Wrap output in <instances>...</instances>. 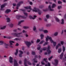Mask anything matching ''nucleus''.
Segmentation results:
<instances>
[{
    "instance_id": "obj_13",
    "label": "nucleus",
    "mask_w": 66,
    "mask_h": 66,
    "mask_svg": "<svg viewBox=\"0 0 66 66\" xmlns=\"http://www.w3.org/2000/svg\"><path fill=\"white\" fill-rule=\"evenodd\" d=\"M19 52L20 53L19 54L20 57H22V54L23 53V52L21 51H19Z\"/></svg>"
},
{
    "instance_id": "obj_33",
    "label": "nucleus",
    "mask_w": 66,
    "mask_h": 66,
    "mask_svg": "<svg viewBox=\"0 0 66 66\" xmlns=\"http://www.w3.org/2000/svg\"><path fill=\"white\" fill-rule=\"evenodd\" d=\"M36 60V58H35L33 60L34 61V62L35 63H37L38 61L36 60Z\"/></svg>"
},
{
    "instance_id": "obj_16",
    "label": "nucleus",
    "mask_w": 66,
    "mask_h": 66,
    "mask_svg": "<svg viewBox=\"0 0 66 66\" xmlns=\"http://www.w3.org/2000/svg\"><path fill=\"white\" fill-rule=\"evenodd\" d=\"M10 12H11V10L10 9H7L5 12L6 13H7V14H9V13H10Z\"/></svg>"
},
{
    "instance_id": "obj_59",
    "label": "nucleus",
    "mask_w": 66,
    "mask_h": 66,
    "mask_svg": "<svg viewBox=\"0 0 66 66\" xmlns=\"http://www.w3.org/2000/svg\"><path fill=\"white\" fill-rule=\"evenodd\" d=\"M13 5L14 6H16V4L13 3Z\"/></svg>"
},
{
    "instance_id": "obj_4",
    "label": "nucleus",
    "mask_w": 66,
    "mask_h": 66,
    "mask_svg": "<svg viewBox=\"0 0 66 66\" xmlns=\"http://www.w3.org/2000/svg\"><path fill=\"white\" fill-rule=\"evenodd\" d=\"M16 18L18 19H20V18H26L27 17L24 16H21V15H18L16 16Z\"/></svg>"
},
{
    "instance_id": "obj_9",
    "label": "nucleus",
    "mask_w": 66,
    "mask_h": 66,
    "mask_svg": "<svg viewBox=\"0 0 66 66\" xmlns=\"http://www.w3.org/2000/svg\"><path fill=\"white\" fill-rule=\"evenodd\" d=\"M47 52L48 53V54H49L50 53H51V51L50 50V46H48V47L47 48Z\"/></svg>"
},
{
    "instance_id": "obj_8",
    "label": "nucleus",
    "mask_w": 66,
    "mask_h": 66,
    "mask_svg": "<svg viewBox=\"0 0 66 66\" xmlns=\"http://www.w3.org/2000/svg\"><path fill=\"white\" fill-rule=\"evenodd\" d=\"M14 66H18V64L17 63V62L16 60H14Z\"/></svg>"
},
{
    "instance_id": "obj_10",
    "label": "nucleus",
    "mask_w": 66,
    "mask_h": 66,
    "mask_svg": "<svg viewBox=\"0 0 66 66\" xmlns=\"http://www.w3.org/2000/svg\"><path fill=\"white\" fill-rule=\"evenodd\" d=\"M15 42L14 41H9V43H10V46L11 48H13V46H12L11 45H13V43H14Z\"/></svg>"
},
{
    "instance_id": "obj_57",
    "label": "nucleus",
    "mask_w": 66,
    "mask_h": 66,
    "mask_svg": "<svg viewBox=\"0 0 66 66\" xmlns=\"http://www.w3.org/2000/svg\"><path fill=\"white\" fill-rule=\"evenodd\" d=\"M43 11L44 12H46V11H48V9H46L43 10Z\"/></svg>"
},
{
    "instance_id": "obj_17",
    "label": "nucleus",
    "mask_w": 66,
    "mask_h": 66,
    "mask_svg": "<svg viewBox=\"0 0 66 66\" xmlns=\"http://www.w3.org/2000/svg\"><path fill=\"white\" fill-rule=\"evenodd\" d=\"M27 59L25 58L24 60V64L25 66H28L27 65Z\"/></svg>"
},
{
    "instance_id": "obj_7",
    "label": "nucleus",
    "mask_w": 66,
    "mask_h": 66,
    "mask_svg": "<svg viewBox=\"0 0 66 66\" xmlns=\"http://www.w3.org/2000/svg\"><path fill=\"white\" fill-rule=\"evenodd\" d=\"M7 4L6 3H5L4 4L1 5V10L3 11L4 10L3 9V8L5 6V5H6Z\"/></svg>"
},
{
    "instance_id": "obj_31",
    "label": "nucleus",
    "mask_w": 66,
    "mask_h": 66,
    "mask_svg": "<svg viewBox=\"0 0 66 66\" xmlns=\"http://www.w3.org/2000/svg\"><path fill=\"white\" fill-rule=\"evenodd\" d=\"M62 51V49L61 48H59L58 49V52L60 53Z\"/></svg>"
},
{
    "instance_id": "obj_20",
    "label": "nucleus",
    "mask_w": 66,
    "mask_h": 66,
    "mask_svg": "<svg viewBox=\"0 0 66 66\" xmlns=\"http://www.w3.org/2000/svg\"><path fill=\"white\" fill-rule=\"evenodd\" d=\"M40 36L41 37V39H43L44 38V35L43 34H41L40 35Z\"/></svg>"
},
{
    "instance_id": "obj_60",
    "label": "nucleus",
    "mask_w": 66,
    "mask_h": 66,
    "mask_svg": "<svg viewBox=\"0 0 66 66\" xmlns=\"http://www.w3.org/2000/svg\"><path fill=\"white\" fill-rule=\"evenodd\" d=\"M42 50L40 51V52H39V53H42V51H43V50H42V48H41Z\"/></svg>"
},
{
    "instance_id": "obj_54",
    "label": "nucleus",
    "mask_w": 66,
    "mask_h": 66,
    "mask_svg": "<svg viewBox=\"0 0 66 66\" xmlns=\"http://www.w3.org/2000/svg\"><path fill=\"white\" fill-rule=\"evenodd\" d=\"M20 11H22L23 12H25V10L24 9H20Z\"/></svg>"
},
{
    "instance_id": "obj_48",
    "label": "nucleus",
    "mask_w": 66,
    "mask_h": 66,
    "mask_svg": "<svg viewBox=\"0 0 66 66\" xmlns=\"http://www.w3.org/2000/svg\"><path fill=\"white\" fill-rule=\"evenodd\" d=\"M41 63L43 65H45V63L44 62V61H42L41 62Z\"/></svg>"
},
{
    "instance_id": "obj_39",
    "label": "nucleus",
    "mask_w": 66,
    "mask_h": 66,
    "mask_svg": "<svg viewBox=\"0 0 66 66\" xmlns=\"http://www.w3.org/2000/svg\"><path fill=\"white\" fill-rule=\"evenodd\" d=\"M53 57V56H51L50 57L48 58V60L49 61H51V60L52 59V58Z\"/></svg>"
},
{
    "instance_id": "obj_52",
    "label": "nucleus",
    "mask_w": 66,
    "mask_h": 66,
    "mask_svg": "<svg viewBox=\"0 0 66 66\" xmlns=\"http://www.w3.org/2000/svg\"><path fill=\"white\" fill-rule=\"evenodd\" d=\"M58 4H62V2L61 1H58Z\"/></svg>"
},
{
    "instance_id": "obj_38",
    "label": "nucleus",
    "mask_w": 66,
    "mask_h": 66,
    "mask_svg": "<svg viewBox=\"0 0 66 66\" xmlns=\"http://www.w3.org/2000/svg\"><path fill=\"white\" fill-rule=\"evenodd\" d=\"M47 47H44V48L42 49V50H43V51H45V50H46L47 49Z\"/></svg>"
},
{
    "instance_id": "obj_21",
    "label": "nucleus",
    "mask_w": 66,
    "mask_h": 66,
    "mask_svg": "<svg viewBox=\"0 0 66 66\" xmlns=\"http://www.w3.org/2000/svg\"><path fill=\"white\" fill-rule=\"evenodd\" d=\"M18 49H17L16 50V52L15 53V55H17V54H18Z\"/></svg>"
},
{
    "instance_id": "obj_53",
    "label": "nucleus",
    "mask_w": 66,
    "mask_h": 66,
    "mask_svg": "<svg viewBox=\"0 0 66 66\" xmlns=\"http://www.w3.org/2000/svg\"><path fill=\"white\" fill-rule=\"evenodd\" d=\"M46 17L47 19H48L49 18V15H46Z\"/></svg>"
},
{
    "instance_id": "obj_64",
    "label": "nucleus",
    "mask_w": 66,
    "mask_h": 66,
    "mask_svg": "<svg viewBox=\"0 0 66 66\" xmlns=\"http://www.w3.org/2000/svg\"><path fill=\"white\" fill-rule=\"evenodd\" d=\"M59 46L58 45H57L56 46V49H57V48H59Z\"/></svg>"
},
{
    "instance_id": "obj_47",
    "label": "nucleus",
    "mask_w": 66,
    "mask_h": 66,
    "mask_svg": "<svg viewBox=\"0 0 66 66\" xmlns=\"http://www.w3.org/2000/svg\"><path fill=\"white\" fill-rule=\"evenodd\" d=\"M44 42V41L42 40L41 42H40L39 43V44H43Z\"/></svg>"
},
{
    "instance_id": "obj_22",
    "label": "nucleus",
    "mask_w": 66,
    "mask_h": 66,
    "mask_svg": "<svg viewBox=\"0 0 66 66\" xmlns=\"http://www.w3.org/2000/svg\"><path fill=\"white\" fill-rule=\"evenodd\" d=\"M6 28V26H4L2 27H1V30H4Z\"/></svg>"
},
{
    "instance_id": "obj_19",
    "label": "nucleus",
    "mask_w": 66,
    "mask_h": 66,
    "mask_svg": "<svg viewBox=\"0 0 66 66\" xmlns=\"http://www.w3.org/2000/svg\"><path fill=\"white\" fill-rule=\"evenodd\" d=\"M48 9L50 10V11H53V10L52 9H51V6L50 5L48 6Z\"/></svg>"
},
{
    "instance_id": "obj_40",
    "label": "nucleus",
    "mask_w": 66,
    "mask_h": 66,
    "mask_svg": "<svg viewBox=\"0 0 66 66\" xmlns=\"http://www.w3.org/2000/svg\"><path fill=\"white\" fill-rule=\"evenodd\" d=\"M31 54L32 55H35V52H32V53H31Z\"/></svg>"
},
{
    "instance_id": "obj_58",
    "label": "nucleus",
    "mask_w": 66,
    "mask_h": 66,
    "mask_svg": "<svg viewBox=\"0 0 66 66\" xmlns=\"http://www.w3.org/2000/svg\"><path fill=\"white\" fill-rule=\"evenodd\" d=\"M61 45H63L64 44V42L63 41H61Z\"/></svg>"
},
{
    "instance_id": "obj_63",
    "label": "nucleus",
    "mask_w": 66,
    "mask_h": 66,
    "mask_svg": "<svg viewBox=\"0 0 66 66\" xmlns=\"http://www.w3.org/2000/svg\"><path fill=\"white\" fill-rule=\"evenodd\" d=\"M39 30L40 31H43V29H39Z\"/></svg>"
},
{
    "instance_id": "obj_61",
    "label": "nucleus",
    "mask_w": 66,
    "mask_h": 66,
    "mask_svg": "<svg viewBox=\"0 0 66 66\" xmlns=\"http://www.w3.org/2000/svg\"><path fill=\"white\" fill-rule=\"evenodd\" d=\"M19 63L20 64H21V61L20 60L19 61Z\"/></svg>"
},
{
    "instance_id": "obj_5",
    "label": "nucleus",
    "mask_w": 66,
    "mask_h": 66,
    "mask_svg": "<svg viewBox=\"0 0 66 66\" xmlns=\"http://www.w3.org/2000/svg\"><path fill=\"white\" fill-rule=\"evenodd\" d=\"M26 44L27 47L29 48L30 47V46L31 44V43L30 42H25Z\"/></svg>"
},
{
    "instance_id": "obj_41",
    "label": "nucleus",
    "mask_w": 66,
    "mask_h": 66,
    "mask_svg": "<svg viewBox=\"0 0 66 66\" xmlns=\"http://www.w3.org/2000/svg\"><path fill=\"white\" fill-rule=\"evenodd\" d=\"M44 32L45 33H48V30H44Z\"/></svg>"
},
{
    "instance_id": "obj_27",
    "label": "nucleus",
    "mask_w": 66,
    "mask_h": 66,
    "mask_svg": "<svg viewBox=\"0 0 66 66\" xmlns=\"http://www.w3.org/2000/svg\"><path fill=\"white\" fill-rule=\"evenodd\" d=\"M23 29H29V27L28 26H24L23 27Z\"/></svg>"
},
{
    "instance_id": "obj_3",
    "label": "nucleus",
    "mask_w": 66,
    "mask_h": 66,
    "mask_svg": "<svg viewBox=\"0 0 66 66\" xmlns=\"http://www.w3.org/2000/svg\"><path fill=\"white\" fill-rule=\"evenodd\" d=\"M22 33V32H21L18 34H17L16 33H12L11 34L13 35L14 36H15V37H19L20 36V35H20V34H21Z\"/></svg>"
},
{
    "instance_id": "obj_32",
    "label": "nucleus",
    "mask_w": 66,
    "mask_h": 66,
    "mask_svg": "<svg viewBox=\"0 0 66 66\" xmlns=\"http://www.w3.org/2000/svg\"><path fill=\"white\" fill-rule=\"evenodd\" d=\"M56 21H57V22H59L60 21V20L58 19V18H55Z\"/></svg>"
},
{
    "instance_id": "obj_30",
    "label": "nucleus",
    "mask_w": 66,
    "mask_h": 66,
    "mask_svg": "<svg viewBox=\"0 0 66 66\" xmlns=\"http://www.w3.org/2000/svg\"><path fill=\"white\" fill-rule=\"evenodd\" d=\"M3 41L1 40L0 41V45H3Z\"/></svg>"
},
{
    "instance_id": "obj_14",
    "label": "nucleus",
    "mask_w": 66,
    "mask_h": 66,
    "mask_svg": "<svg viewBox=\"0 0 66 66\" xmlns=\"http://www.w3.org/2000/svg\"><path fill=\"white\" fill-rule=\"evenodd\" d=\"M24 8L25 9H26L27 10H28V9H29V10H32L31 6H29L28 7H24Z\"/></svg>"
},
{
    "instance_id": "obj_18",
    "label": "nucleus",
    "mask_w": 66,
    "mask_h": 66,
    "mask_svg": "<svg viewBox=\"0 0 66 66\" xmlns=\"http://www.w3.org/2000/svg\"><path fill=\"white\" fill-rule=\"evenodd\" d=\"M63 55H64V53H62L60 55V59H62V57H63Z\"/></svg>"
},
{
    "instance_id": "obj_1",
    "label": "nucleus",
    "mask_w": 66,
    "mask_h": 66,
    "mask_svg": "<svg viewBox=\"0 0 66 66\" xmlns=\"http://www.w3.org/2000/svg\"><path fill=\"white\" fill-rule=\"evenodd\" d=\"M34 9L32 10L33 12H38V14L39 15L41 14V11L39 10V9L36 8L35 7H34Z\"/></svg>"
},
{
    "instance_id": "obj_42",
    "label": "nucleus",
    "mask_w": 66,
    "mask_h": 66,
    "mask_svg": "<svg viewBox=\"0 0 66 66\" xmlns=\"http://www.w3.org/2000/svg\"><path fill=\"white\" fill-rule=\"evenodd\" d=\"M61 8H62V6H58V9L59 10H60V9H61Z\"/></svg>"
},
{
    "instance_id": "obj_15",
    "label": "nucleus",
    "mask_w": 66,
    "mask_h": 66,
    "mask_svg": "<svg viewBox=\"0 0 66 66\" xmlns=\"http://www.w3.org/2000/svg\"><path fill=\"white\" fill-rule=\"evenodd\" d=\"M37 17L36 16V15H34V17H32V16L31 15H30L29 16V17L30 19H32H32H35V18H36Z\"/></svg>"
},
{
    "instance_id": "obj_55",
    "label": "nucleus",
    "mask_w": 66,
    "mask_h": 66,
    "mask_svg": "<svg viewBox=\"0 0 66 66\" xmlns=\"http://www.w3.org/2000/svg\"><path fill=\"white\" fill-rule=\"evenodd\" d=\"M28 63V65H32V64L30 63L28 61L27 62Z\"/></svg>"
},
{
    "instance_id": "obj_51",
    "label": "nucleus",
    "mask_w": 66,
    "mask_h": 66,
    "mask_svg": "<svg viewBox=\"0 0 66 66\" xmlns=\"http://www.w3.org/2000/svg\"><path fill=\"white\" fill-rule=\"evenodd\" d=\"M51 26V24H48L46 25V26L47 27H50Z\"/></svg>"
},
{
    "instance_id": "obj_56",
    "label": "nucleus",
    "mask_w": 66,
    "mask_h": 66,
    "mask_svg": "<svg viewBox=\"0 0 66 66\" xmlns=\"http://www.w3.org/2000/svg\"><path fill=\"white\" fill-rule=\"evenodd\" d=\"M41 47V46H39V47H38L37 48V50H39L40 49V48Z\"/></svg>"
},
{
    "instance_id": "obj_49",
    "label": "nucleus",
    "mask_w": 66,
    "mask_h": 66,
    "mask_svg": "<svg viewBox=\"0 0 66 66\" xmlns=\"http://www.w3.org/2000/svg\"><path fill=\"white\" fill-rule=\"evenodd\" d=\"M39 7L40 8V9H42V8H43V7H44V5H41L40 6H39Z\"/></svg>"
},
{
    "instance_id": "obj_43",
    "label": "nucleus",
    "mask_w": 66,
    "mask_h": 66,
    "mask_svg": "<svg viewBox=\"0 0 66 66\" xmlns=\"http://www.w3.org/2000/svg\"><path fill=\"white\" fill-rule=\"evenodd\" d=\"M57 34H58V33L57 32H56L54 34V36H57Z\"/></svg>"
},
{
    "instance_id": "obj_23",
    "label": "nucleus",
    "mask_w": 66,
    "mask_h": 66,
    "mask_svg": "<svg viewBox=\"0 0 66 66\" xmlns=\"http://www.w3.org/2000/svg\"><path fill=\"white\" fill-rule=\"evenodd\" d=\"M63 52H65V46H63Z\"/></svg>"
},
{
    "instance_id": "obj_24",
    "label": "nucleus",
    "mask_w": 66,
    "mask_h": 66,
    "mask_svg": "<svg viewBox=\"0 0 66 66\" xmlns=\"http://www.w3.org/2000/svg\"><path fill=\"white\" fill-rule=\"evenodd\" d=\"M48 37L49 38V37H49V36H47V38H46V42H48V39H49V40H50V39H49V38H48Z\"/></svg>"
},
{
    "instance_id": "obj_36",
    "label": "nucleus",
    "mask_w": 66,
    "mask_h": 66,
    "mask_svg": "<svg viewBox=\"0 0 66 66\" xmlns=\"http://www.w3.org/2000/svg\"><path fill=\"white\" fill-rule=\"evenodd\" d=\"M50 66L51 65H50V63L48 62L47 63V64H45V66Z\"/></svg>"
},
{
    "instance_id": "obj_44",
    "label": "nucleus",
    "mask_w": 66,
    "mask_h": 66,
    "mask_svg": "<svg viewBox=\"0 0 66 66\" xmlns=\"http://www.w3.org/2000/svg\"><path fill=\"white\" fill-rule=\"evenodd\" d=\"M23 13L24 14L26 15V16L27 17V16H28V13H26V12H23Z\"/></svg>"
},
{
    "instance_id": "obj_45",
    "label": "nucleus",
    "mask_w": 66,
    "mask_h": 66,
    "mask_svg": "<svg viewBox=\"0 0 66 66\" xmlns=\"http://www.w3.org/2000/svg\"><path fill=\"white\" fill-rule=\"evenodd\" d=\"M10 26L11 28H12L13 27V24H11L10 25Z\"/></svg>"
},
{
    "instance_id": "obj_46",
    "label": "nucleus",
    "mask_w": 66,
    "mask_h": 66,
    "mask_svg": "<svg viewBox=\"0 0 66 66\" xmlns=\"http://www.w3.org/2000/svg\"><path fill=\"white\" fill-rule=\"evenodd\" d=\"M33 30L34 31H35L36 30V27H35V26H34Z\"/></svg>"
},
{
    "instance_id": "obj_11",
    "label": "nucleus",
    "mask_w": 66,
    "mask_h": 66,
    "mask_svg": "<svg viewBox=\"0 0 66 66\" xmlns=\"http://www.w3.org/2000/svg\"><path fill=\"white\" fill-rule=\"evenodd\" d=\"M9 62L10 63H13V58L12 57L10 56L9 57Z\"/></svg>"
},
{
    "instance_id": "obj_62",
    "label": "nucleus",
    "mask_w": 66,
    "mask_h": 66,
    "mask_svg": "<svg viewBox=\"0 0 66 66\" xmlns=\"http://www.w3.org/2000/svg\"><path fill=\"white\" fill-rule=\"evenodd\" d=\"M16 46H19V44L18 43H16V44L15 45Z\"/></svg>"
},
{
    "instance_id": "obj_29",
    "label": "nucleus",
    "mask_w": 66,
    "mask_h": 66,
    "mask_svg": "<svg viewBox=\"0 0 66 66\" xmlns=\"http://www.w3.org/2000/svg\"><path fill=\"white\" fill-rule=\"evenodd\" d=\"M6 19L7 20V22H10V19L9 18H7Z\"/></svg>"
},
{
    "instance_id": "obj_35",
    "label": "nucleus",
    "mask_w": 66,
    "mask_h": 66,
    "mask_svg": "<svg viewBox=\"0 0 66 66\" xmlns=\"http://www.w3.org/2000/svg\"><path fill=\"white\" fill-rule=\"evenodd\" d=\"M56 6V5H55V4H53L52 5V8H54V7H55Z\"/></svg>"
},
{
    "instance_id": "obj_26",
    "label": "nucleus",
    "mask_w": 66,
    "mask_h": 66,
    "mask_svg": "<svg viewBox=\"0 0 66 66\" xmlns=\"http://www.w3.org/2000/svg\"><path fill=\"white\" fill-rule=\"evenodd\" d=\"M62 22L61 23L62 24H63L64 23V19H62L61 20Z\"/></svg>"
},
{
    "instance_id": "obj_25",
    "label": "nucleus",
    "mask_w": 66,
    "mask_h": 66,
    "mask_svg": "<svg viewBox=\"0 0 66 66\" xmlns=\"http://www.w3.org/2000/svg\"><path fill=\"white\" fill-rule=\"evenodd\" d=\"M24 20H21L20 22H19V23L18 24V25H19V24H20L21 22H24Z\"/></svg>"
},
{
    "instance_id": "obj_34",
    "label": "nucleus",
    "mask_w": 66,
    "mask_h": 66,
    "mask_svg": "<svg viewBox=\"0 0 66 66\" xmlns=\"http://www.w3.org/2000/svg\"><path fill=\"white\" fill-rule=\"evenodd\" d=\"M47 60V59L46 58H44L43 59V60H44V61L46 62V63H47L48 62V61H47L46 60Z\"/></svg>"
},
{
    "instance_id": "obj_37",
    "label": "nucleus",
    "mask_w": 66,
    "mask_h": 66,
    "mask_svg": "<svg viewBox=\"0 0 66 66\" xmlns=\"http://www.w3.org/2000/svg\"><path fill=\"white\" fill-rule=\"evenodd\" d=\"M14 40H20V39L19 38H16L14 39Z\"/></svg>"
},
{
    "instance_id": "obj_50",
    "label": "nucleus",
    "mask_w": 66,
    "mask_h": 66,
    "mask_svg": "<svg viewBox=\"0 0 66 66\" xmlns=\"http://www.w3.org/2000/svg\"><path fill=\"white\" fill-rule=\"evenodd\" d=\"M40 41V40L39 39H38L37 40V43H39V42Z\"/></svg>"
},
{
    "instance_id": "obj_28",
    "label": "nucleus",
    "mask_w": 66,
    "mask_h": 66,
    "mask_svg": "<svg viewBox=\"0 0 66 66\" xmlns=\"http://www.w3.org/2000/svg\"><path fill=\"white\" fill-rule=\"evenodd\" d=\"M4 45L5 46V48H7V47H8V45H7V44H6V43H5Z\"/></svg>"
},
{
    "instance_id": "obj_2",
    "label": "nucleus",
    "mask_w": 66,
    "mask_h": 66,
    "mask_svg": "<svg viewBox=\"0 0 66 66\" xmlns=\"http://www.w3.org/2000/svg\"><path fill=\"white\" fill-rule=\"evenodd\" d=\"M47 37H48V38L50 40V42H51V43H53V45H54V46L55 47V46H56V42H54V41L52 40V38L51 37H49L48 36H47Z\"/></svg>"
},
{
    "instance_id": "obj_6",
    "label": "nucleus",
    "mask_w": 66,
    "mask_h": 66,
    "mask_svg": "<svg viewBox=\"0 0 66 66\" xmlns=\"http://www.w3.org/2000/svg\"><path fill=\"white\" fill-rule=\"evenodd\" d=\"M22 3H23V2L22 1L20 2L19 3H18L16 6V9H18V8L19 7V6H20V4H22Z\"/></svg>"
},
{
    "instance_id": "obj_12",
    "label": "nucleus",
    "mask_w": 66,
    "mask_h": 66,
    "mask_svg": "<svg viewBox=\"0 0 66 66\" xmlns=\"http://www.w3.org/2000/svg\"><path fill=\"white\" fill-rule=\"evenodd\" d=\"M54 61L55 62L54 65L55 66H57V64H58V63L59 62L58 60L56 59H55L54 60Z\"/></svg>"
}]
</instances>
